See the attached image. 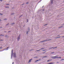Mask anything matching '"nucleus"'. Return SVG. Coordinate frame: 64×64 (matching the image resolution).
<instances>
[{
  "instance_id": "nucleus-1",
  "label": "nucleus",
  "mask_w": 64,
  "mask_h": 64,
  "mask_svg": "<svg viewBox=\"0 0 64 64\" xmlns=\"http://www.w3.org/2000/svg\"><path fill=\"white\" fill-rule=\"evenodd\" d=\"M52 58H53V59H55V58H57V59L58 58H61V57H57V56H52Z\"/></svg>"
},
{
  "instance_id": "nucleus-2",
  "label": "nucleus",
  "mask_w": 64,
  "mask_h": 64,
  "mask_svg": "<svg viewBox=\"0 0 64 64\" xmlns=\"http://www.w3.org/2000/svg\"><path fill=\"white\" fill-rule=\"evenodd\" d=\"M27 32H26V34H28V32H29V31H30V28H28V30H27V31H28Z\"/></svg>"
},
{
  "instance_id": "nucleus-3",
  "label": "nucleus",
  "mask_w": 64,
  "mask_h": 64,
  "mask_svg": "<svg viewBox=\"0 0 64 64\" xmlns=\"http://www.w3.org/2000/svg\"><path fill=\"white\" fill-rule=\"evenodd\" d=\"M57 48V47H52V48H50V49L53 48V49H56V48Z\"/></svg>"
},
{
  "instance_id": "nucleus-4",
  "label": "nucleus",
  "mask_w": 64,
  "mask_h": 64,
  "mask_svg": "<svg viewBox=\"0 0 64 64\" xmlns=\"http://www.w3.org/2000/svg\"><path fill=\"white\" fill-rule=\"evenodd\" d=\"M20 35L18 37V41L19 40V39H20Z\"/></svg>"
},
{
  "instance_id": "nucleus-5",
  "label": "nucleus",
  "mask_w": 64,
  "mask_h": 64,
  "mask_svg": "<svg viewBox=\"0 0 64 64\" xmlns=\"http://www.w3.org/2000/svg\"><path fill=\"white\" fill-rule=\"evenodd\" d=\"M32 60V59L30 60L29 61H28V63H29V62H31V60Z\"/></svg>"
},
{
  "instance_id": "nucleus-6",
  "label": "nucleus",
  "mask_w": 64,
  "mask_h": 64,
  "mask_svg": "<svg viewBox=\"0 0 64 64\" xmlns=\"http://www.w3.org/2000/svg\"><path fill=\"white\" fill-rule=\"evenodd\" d=\"M14 57H15L16 56V53L15 52L14 53Z\"/></svg>"
},
{
  "instance_id": "nucleus-7",
  "label": "nucleus",
  "mask_w": 64,
  "mask_h": 64,
  "mask_svg": "<svg viewBox=\"0 0 64 64\" xmlns=\"http://www.w3.org/2000/svg\"><path fill=\"white\" fill-rule=\"evenodd\" d=\"M48 41V40H44L43 41H42L41 42H44L45 41Z\"/></svg>"
},
{
  "instance_id": "nucleus-8",
  "label": "nucleus",
  "mask_w": 64,
  "mask_h": 64,
  "mask_svg": "<svg viewBox=\"0 0 64 64\" xmlns=\"http://www.w3.org/2000/svg\"><path fill=\"white\" fill-rule=\"evenodd\" d=\"M13 50H12V54H13Z\"/></svg>"
},
{
  "instance_id": "nucleus-9",
  "label": "nucleus",
  "mask_w": 64,
  "mask_h": 64,
  "mask_svg": "<svg viewBox=\"0 0 64 64\" xmlns=\"http://www.w3.org/2000/svg\"><path fill=\"white\" fill-rule=\"evenodd\" d=\"M39 61V60H37L35 61V62H37V61Z\"/></svg>"
},
{
  "instance_id": "nucleus-10",
  "label": "nucleus",
  "mask_w": 64,
  "mask_h": 64,
  "mask_svg": "<svg viewBox=\"0 0 64 64\" xmlns=\"http://www.w3.org/2000/svg\"><path fill=\"white\" fill-rule=\"evenodd\" d=\"M13 14H14V13H12L11 14V15H13Z\"/></svg>"
},
{
  "instance_id": "nucleus-11",
  "label": "nucleus",
  "mask_w": 64,
  "mask_h": 64,
  "mask_svg": "<svg viewBox=\"0 0 64 64\" xmlns=\"http://www.w3.org/2000/svg\"><path fill=\"white\" fill-rule=\"evenodd\" d=\"M36 50V51H40V50Z\"/></svg>"
},
{
  "instance_id": "nucleus-12",
  "label": "nucleus",
  "mask_w": 64,
  "mask_h": 64,
  "mask_svg": "<svg viewBox=\"0 0 64 64\" xmlns=\"http://www.w3.org/2000/svg\"><path fill=\"white\" fill-rule=\"evenodd\" d=\"M44 48H42L40 49V50H42V49H44Z\"/></svg>"
},
{
  "instance_id": "nucleus-13",
  "label": "nucleus",
  "mask_w": 64,
  "mask_h": 64,
  "mask_svg": "<svg viewBox=\"0 0 64 64\" xmlns=\"http://www.w3.org/2000/svg\"><path fill=\"white\" fill-rule=\"evenodd\" d=\"M52 1V3H53V0H51Z\"/></svg>"
},
{
  "instance_id": "nucleus-14",
  "label": "nucleus",
  "mask_w": 64,
  "mask_h": 64,
  "mask_svg": "<svg viewBox=\"0 0 64 64\" xmlns=\"http://www.w3.org/2000/svg\"><path fill=\"white\" fill-rule=\"evenodd\" d=\"M27 22H28V19H27Z\"/></svg>"
},
{
  "instance_id": "nucleus-15",
  "label": "nucleus",
  "mask_w": 64,
  "mask_h": 64,
  "mask_svg": "<svg viewBox=\"0 0 64 64\" xmlns=\"http://www.w3.org/2000/svg\"><path fill=\"white\" fill-rule=\"evenodd\" d=\"M2 46H1L0 48V49H2Z\"/></svg>"
},
{
  "instance_id": "nucleus-16",
  "label": "nucleus",
  "mask_w": 64,
  "mask_h": 64,
  "mask_svg": "<svg viewBox=\"0 0 64 64\" xmlns=\"http://www.w3.org/2000/svg\"><path fill=\"white\" fill-rule=\"evenodd\" d=\"M47 57V56H44L43 57L44 58H45V57Z\"/></svg>"
},
{
  "instance_id": "nucleus-17",
  "label": "nucleus",
  "mask_w": 64,
  "mask_h": 64,
  "mask_svg": "<svg viewBox=\"0 0 64 64\" xmlns=\"http://www.w3.org/2000/svg\"><path fill=\"white\" fill-rule=\"evenodd\" d=\"M51 53L52 54H53V53H54V52H52Z\"/></svg>"
},
{
  "instance_id": "nucleus-18",
  "label": "nucleus",
  "mask_w": 64,
  "mask_h": 64,
  "mask_svg": "<svg viewBox=\"0 0 64 64\" xmlns=\"http://www.w3.org/2000/svg\"><path fill=\"white\" fill-rule=\"evenodd\" d=\"M62 60H64V59L62 60L61 61H62Z\"/></svg>"
},
{
  "instance_id": "nucleus-19",
  "label": "nucleus",
  "mask_w": 64,
  "mask_h": 64,
  "mask_svg": "<svg viewBox=\"0 0 64 64\" xmlns=\"http://www.w3.org/2000/svg\"><path fill=\"white\" fill-rule=\"evenodd\" d=\"M6 37H7V36L6 35Z\"/></svg>"
},
{
  "instance_id": "nucleus-20",
  "label": "nucleus",
  "mask_w": 64,
  "mask_h": 64,
  "mask_svg": "<svg viewBox=\"0 0 64 64\" xmlns=\"http://www.w3.org/2000/svg\"><path fill=\"white\" fill-rule=\"evenodd\" d=\"M0 15H2V14H0Z\"/></svg>"
},
{
  "instance_id": "nucleus-21",
  "label": "nucleus",
  "mask_w": 64,
  "mask_h": 64,
  "mask_svg": "<svg viewBox=\"0 0 64 64\" xmlns=\"http://www.w3.org/2000/svg\"><path fill=\"white\" fill-rule=\"evenodd\" d=\"M12 24H14V23H12Z\"/></svg>"
},
{
  "instance_id": "nucleus-22",
  "label": "nucleus",
  "mask_w": 64,
  "mask_h": 64,
  "mask_svg": "<svg viewBox=\"0 0 64 64\" xmlns=\"http://www.w3.org/2000/svg\"><path fill=\"white\" fill-rule=\"evenodd\" d=\"M49 61V60H48V61H47V62H48V61Z\"/></svg>"
},
{
  "instance_id": "nucleus-23",
  "label": "nucleus",
  "mask_w": 64,
  "mask_h": 64,
  "mask_svg": "<svg viewBox=\"0 0 64 64\" xmlns=\"http://www.w3.org/2000/svg\"><path fill=\"white\" fill-rule=\"evenodd\" d=\"M26 4H28V2L26 3Z\"/></svg>"
},
{
  "instance_id": "nucleus-24",
  "label": "nucleus",
  "mask_w": 64,
  "mask_h": 64,
  "mask_svg": "<svg viewBox=\"0 0 64 64\" xmlns=\"http://www.w3.org/2000/svg\"><path fill=\"white\" fill-rule=\"evenodd\" d=\"M12 64H14V62H13Z\"/></svg>"
},
{
  "instance_id": "nucleus-25",
  "label": "nucleus",
  "mask_w": 64,
  "mask_h": 64,
  "mask_svg": "<svg viewBox=\"0 0 64 64\" xmlns=\"http://www.w3.org/2000/svg\"><path fill=\"white\" fill-rule=\"evenodd\" d=\"M39 60L40 61V60H41V59H40Z\"/></svg>"
},
{
  "instance_id": "nucleus-26",
  "label": "nucleus",
  "mask_w": 64,
  "mask_h": 64,
  "mask_svg": "<svg viewBox=\"0 0 64 64\" xmlns=\"http://www.w3.org/2000/svg\"><path fill=\"white\" fill-rule=\"evenodd\" d=\"M2 0H0V1H2Z\"/></svg>"
},
{
  "instance_id": "nucleus-27",
  "label": "nucleus",
  "mask_w": 64,
  "mask_h": 64,
  "mask_svg": "<svg viewBox=\"0 0 64 64\" xmlns=\"http://www.w3.org/2000/svg\"><path fill=\"white\" fill-rule=\"evenodd\" d=\"M7 5H9V4H7Z\"/></svg>"
},
{
  "instance_id": "nucleus-28",
  "label": "nucleus",
  "mask_w": 64,
  "mask_h": 64,
  "mask_svg": "<svg viewBox=\"0 0 64 64\" xmlns=\"http://www.w3.org/2000/svg\"><path fill=\"white\" fill-rule=\"evenodd\" d=\"M49 40H48V41H49Z\"/></svg>"
},
{
  "instance_id": "nucleus-29",
  "label": "nucleus",
  "mask_w": 64,
  "mask_h": 64,
  "mask_svg": "<svg viewBox=\"0 0 64 64\" xmlns=\"http://www.w3.org/2000/svg\"><path fill=\"white\" fill-rule=\"evenodd\" d=\"M8 48H9V47H8V48H7V49H8Z\"/></svg>"
},
{
  "instance_id": "nucleus-30",
  "label": "nucleus",
  "mask_w": 64,
  "mask_h": 64,
  "mask_svg": "<svg viewBox=\"0 0 64 64\" xmlns=\"http://www.w3.org/2000/svg\"><path fill=\"white\" fill-rule=\"evenodd\" d=\"M8 24H7L6 25H8Z\"/></svg>"
},
{
  "instance_id": "nucleus-31",
  "label": "nucleus",
  "mask_w": 64,
  "mask_h": 64,
  "mask_svg": "<svg viewBox=\"0 0 64 64\" xmlns=\"http://www.w3.org/2000/svg\"><path fill=\"white\" fill-rule=\"evenodd\" d=\"M6 8H7V6L6 7Z\"/></svg>"
},
{
  "instance_id": "nucleus-32",
  "label": "nucleus",
  "mask_w": 64,
  "mask_h": 64,
  "mask_svg": "<svg viewBox=\"0 0 64 64\" xmlns=\"http://www.w3.org/2000/svg\"><path fill=\"white\" fill-rule=\"evenodd\" d=\"M0 41H3V40H0Z\"/></svg>"
},
{
  "instance_id": "nucleus-33",
  "label": "nucleus",
  "mask_w": 64,
  "mask_h": 64,
  "mask_svg": "<svg viewBox=\"0 0 64 64\" xmlns=\"http://www.w3.org/2000/svg\"><path fill=\"white\" fill-rule=\"evenodd\" d=\"M6 19H4V20H6Z\"/></svg>"
},
{
  "instance_id": "nucleus-34",
  "label": "nucleus",
  "mask_w": 64,
  "mask_h": 64,
  "mask_svg": "<svg viewBox=\"0 0 64 64\" xmlns=\"http://www.w3.org/2000/svg\"><path fill=\"white\" fill-rule=\"evenodd\" d=\"M10 32V31L8 32H8Z\"/></svg>"
},
{
  "instance_id": "nucleus-35",
  "label": "nucleus",
  "mask_w": 64,
  "mask_h": 64,
  "mask_svg": "<svg viewBox=\"0 0 64 64\" xmlns=\"http://www.w3.org/2000/svg\"><path fill=\"white\" fill-rule=\"evenodd\" d=\"M57 38H60V37H58Z\"/></svg>"
},
{
  "instance_id": "nucleus-36",
  "label": "nucleus",
  "mask_w": 64,
  "mask_h": 64,
  "mask_svg": "<svg viewBox=\"0 0 64 64\" xmlns=\"http://www.w3.org/2000/svg\"><path fill=\"white\" fill-rule=\"evenodd\" d=\"M47 24H45V25H46Z\"/></svg>"
},
{
  "instance_id": "nucleus-37",
  "label": "nucleus",
  "mask_w": 64,
  "mask_h": 64,
  "mask_svg": "<svg viewBox=\"0 0 64 64\" xmlns=\"http://www.w3.org/2000/svg\"><path fill=\"white\" fill-rule=\"evenodd\" d=\"M59 28H61V27H60Z\"/></svg>"
},
{
  "instance_id": "nucleus-38",
  "label": "nucleus",
  "mask_w": 64,
  "mask_h": 64,
  "mask_svg": "<svg viewBox=\"0 0 64 64\" xmlns=\"http://www.w3.org/2000/svg\"><path fill=\"white\" fill-rule=\"evenodd\" d=\"M2 35H0V36H2Z\"/></svg>"
},
{
  "instance_id": "nucleus-39",
  "label": "nucleus",
  "mask_w": 64,
  "mask_h": 64,
  "mask_svg": "<svg viewBox=\"0 0 64 64\" xmlns=\"http://www.w3.org/2000/svg\"><path fill=\"white\" fill-rule=\"evenodd\" d=\"M63 37H64V36H63Z\"/></svg>"
}]
</instances>
